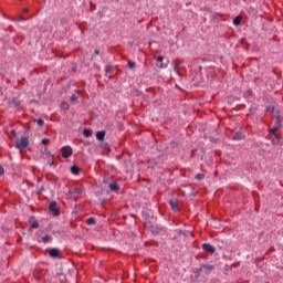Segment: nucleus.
<instances>
[{
	"instance_id": "f704fd0d",
	"label": "nucleus",
	"mask_w": 283,
	"mask_h": 283,
	"mask_svg": "<svg viewBox=\"0 0 283 283\" xmlns=\"http://www.w3.org/2000/svg\"><path fill=\"white\" fill-rule=\"evenodd\" d=\"M160 67H165V65L161 64Z\"/></svg>"
},
{
	"instance_id": "7ed1b4c3",
	"label": "nucleus",
	"mask_w": 283,
	"mask_h": 283,
	"mask_svg": "<svg viewBox=\"0 0 283 283\" xmlns=\"http://www.w3.org/2000/svg\"><path fill=\"white\" fill-rule=\"evenodd\" d=\"M49 210L51 211V213H53V216H60L61 214V209L56 205V201H51L50 202Z\"/></svg>"
},
{
	"instance_id": "6ab92c4d",
	"label": "nucleus",
	"mask_w": 283,
	"mask_h": 283,
	"mask_svg": "<svg viewBox=\"0 0 283 283\" xmlns=\"http://www.w3.org/2000/svg\"><path fill=\"white\" fill-rule=\"evenodd\" d=\"M155 61H158L159 63H163L165 61V57L163 55L154 56Z\"/></svg>"
},
{
	"instance_id": "a878e982",
	"label": "nucleus",
	"mask_w": 283,
	"mask_h": 283,
	"mask_svg": "<svg viewBox=\"0 0 283 283\" xmlns=\"http://www.w3.org/2000/svg\"><path fill=\"white\" fill-rule=\"evenodd\" d=\"M71 101H72L73 103H76V102L78 101V97H77L76 95H72V96H71Z\"/></svg>"
},
{
	"instance_id": "39448f33",
	"label": "nucleus",
	"mask_w": 283,
	"mask_h": 283,
	"mask_svg": "<svg viewBox=\"0 0 283 283\" xmlns=\"http://www.w3.org/2000/svg\"><path fill=\"white\" fill-rule=\"evenodd\" d=\"M61 151H62V158H70V156H72V153H73L72 147L70 146L62 147Z\"/></svg>"
},
{
	"instance_id": "f8f14e48",
	"label": "nucleus",
	"mask_w": 283,
	"mask_h": 283,
	"mask_svg": "<svg viewBox=\"0 0 283 283\" xmlns=\"http://www.w3.org/2000/svg\"><path fill=\"white\" fill-rule=\"evenodd\" d=\"M81 169L78 168V166H72L71 167V172L73 174V176H78Z\"/></svg>"
},
{
	"instance_id": "bb28decb",
	"label": "nucleus",
	"mask_w": 283,
	"mask_h": 283,
	"mask_svg": "<svg viewBox=\"0 0 283 283\" xmlns=\"http://www.w3.org/2000/svg\"><path fill=\"white\" fill-rule=\"evenodd\" d=\"M49 143H50V139H49V138L42 139V145H48Z\"/></svg>"
},
{
	"instance_id": "9b49d317",
	"label": "nucleus",
	"mask_w": 283,
	"mask_h": 283,
	"mask_svg": "<svg viewBox=\"0 0 283 283\" xmlns=\"http://www.w3.org/2000/svg\"><path fill=\"white\" fill-rule=\"evenodd\" d=\"M97 140H105V130H99L96 133Z\"/></svg>"
},
{
	"instance_id": "412c9836",
	"label": "nucleus",
	"mask_w": 283,
	"mask_h": 283,
	"mask_svg": "<svg viewBox=\"0 0 283 283\" xmlns=\"http://www.w3.org/2000/svg\"><path fill=\"white\" fill-rule=\"evenodd\" d=\"M233 140H242V135L240 133L234 134Z\"/></svg>"
},
{
	"instance_id": "473e14b6",
	"label": "nucleus",
	"mask_w": 283,
	"mask_h": 283,
	"mask_svg": "<svg viewBox=\"0 0 283 283\" xmlns=\"http://www.w3.org/2000/svg\"><path fill=\"white\" fill-rule=\"evenodd\" d=\"M50 165V167H52V166H54V161H52L51 164H49Z\"/></svg>"
},
{
	"instance_id": "4be33fe9",
	"label": "nucleus",
	"mask_w": 283,
	"mask_h": 283,
	"mask_svg": "<svg viewBox=\"0 0 283 283\" xmlns=\"http://www.w3.org/2000/svg\"><path fill=\"white\" fill-rule=\"evenodd\" d=\"M127 65H128L129 70H134V67H136V62L128 61Z\"/></svg>"
},
{
	"instance_id": "cd10ccee",
	"label": "nucleus",
	"mask_w": 283,
	"mask_h": 283,
	"mask_svg": "<svg viewBox=\"0 0 283 283\" xmlns=\"http://www.w3.org/2000/svg\"><path fill=\"white\" fill-rule=\"evenodd\" d=\"M98 54H101V51H99L98 49H96V50L94 51L93 57H94V56H98Z\"/></svg>"
},
{
	"instance_id": "c756f323",
	"label": "nucleus",
	"mask_w": 283,
	"mask_h": 283,
	"mask_svg": "<svg viewBox=\"0 0 283 283\" xmlns=\"http://www.w3.org/2000/svg\"><path fill=\"white\" fill-rule=\"evenodd\" d=\"M23 14H28L29 10L28 9H23Z\"/></svg>"
},
{
	"instance_id": "393cba45",
	"label": "nucleus",
	"mask_w": 283,
	"mask_h": 283,
	"mask_svg": "<svg viewBox=\"0 0 283 283\" xmlns=\"http://www.w3.org/2000/svg\"><path fill=\"white\" fill-rule=\"evenodd\" d=\"M196 180H205V175L202 174L196 175Z\"/></svg>"
},
{
	"instance_id": "c85d7f7f",
	"label": "nucleus",
	"mask_w": 283,
	"mask_h": 283,
	"mask_svg": "<svg viewBox=\"0 0 283 283\" xmlns=\"http://www.w3.org/2000/svg\"><path fill=\"white\" fill-rule=\"evenodd\" d=\"M0 176H3V167L0 166Z\"/></svg>"
},
{
	"instance_id": "20e7f679",
	"label": "nucleus",
	"mask_w": 283,
	"mask_h": 283,
	"mask_svg": "<svg viewBox=\"0 0 283 283\" xmlns=\"http://www.w3.org/2000/svg\"><path fill=\"white\" fill-rule=\"evenodd\" d=\"M49 255L50 258H53L54 260L61 259V251L56 248H52L49 250Z\"/></svg>"
},
{
	"instance_id": "1a4fd4ad",
	"label": "nucleus",
	"mask_w": 283,
	"mask_h": 283,
	"mask_svg": "<svg viewBox=\"0 0 283 283\" xmlns=\"http://www.w3.org/2000/svg\"><path fill=\"white\" fill-rule=\"evenodd\" d=\"M169 206L172 209V211H180V208L178 207V199H171L169 201Z\"/></svg>"
},
{
	"instance_id": "ddd939ff",
	"label": "nucleus",
	"mask_w": 283,
	"mask_h": 283,
	"mask_svg": "<svg viewBox=\"0 0 283 283\" xmlns=\"http://www.w3.org/2000/svg\"><path fill=\"white\" fill-rule=\"evenodd\" d=\"M108 187H109L111 191H119L120 190V187H118L116 182L109 184Z\"/></svg>"
},
{
	"instance_id": "b1692460",
	"label": "nucleus",
	"mask_w": 283,
	"mask_h": 283,
	"mask_svg": "<svg viewBox=\"0 0 283 283\" xmlns=\"http://www.w3.org/2000/svg\"><path fill=\"white\" fill-rule=\"evenodd\" d=\"M180 63H176L175 67H174V72H176L178 74V72H180V67H179Z\"/></svg>"
},
{
	"instance_id": "5701e85b",
	"label": "nucleus",
	"mask_w": 283,
	"mask_h": 283,
	"mask_svg": "<svg viewBox=\"0 0 283 283\" xmlns=\"http://www.w3.org/2000/svg\"><path fill=\"white\" fill-rule=\"evenodd\" d=\"M35 123L39 125V127H43L45 122L43 119H36Z\"/></svg>"
},
{
	"instance_id": "4468645a",
	"label": "nucleus",
	"mask_w": 283,
	"mask_h": 283,
	"mask_svg": "<svg viewBox=\"0 0 283 283\" xmlns=\"http://www.w3.org/2000/svg\"><path fill=\"white\" fill-rule=\"evenodd\" d=\"M242 23V15H238L233 20V25H240Z\"/></svg>"
},
{
	"instance_id": "72a5a7b5",
	"label": "nucleus",
	"mask_w": 283,
	"mask_h": 283,
	"mask_svg": "<svg viewBox=\"0 0 283 283\" xmlns=\"http://www.w3.org/2000/svg\"><path fill=\"white\" fill-rule=\"evenodd\" d=\"M60 277H63V280H65V276L63 274H60Z\"/></svg>"
},
{
	"instance_id": "f03ea898",
	"label": "nucleus",
	"mask_w": 283,
	"mask_h": 283,
	"mask_svg": "<svg viewBox=\"0 0 283 283\" xmlns=\"http://www.w3.org/2000/svg\"><path fill=\"white\" fill-rule=\"evenodd\" d=\"M30 145V139L28 137H21L20 139H15V147L17 149H25Z\"/></svg>"
},
{
	"instance_id": "423d86ee",
	"label": "nucleus",
	"mask_w": 283,
	"mask_h": 283,
	"mask_svg": "<svg viewBox=\"0 0 283 283\" xmlns=\"http://www.w3.org/2000/svg\"><path fill=\"white\" fill-rule=\"evenodd\" d=\"M201 249L208 253H216V247L211 245V243H203Z\"/></svg>"
},
{
	"instance_id": "2eb2a0df",
	"label": "nucleus",
	"mask_w": 283,
	"mask_h": 283,
	"mask_svg": "<svg viewBox=\"0 0 283 283\" xmlns=\"http://www.w3.org/2000/svg\"><path fill=\"white\" fill-rule=\"evenodd\" d=\"M51 239H52V237H50V234H45L44 237H42V242L44 244H48V242H50Z\"/></svg>"
},
{
	"instance_id": "dca6fc26",
	"label": "nucleus",
	"mask_w": 283,
	"mask_h": 283,
	"mask_svg": "<svg viewBox=\"0 0 283 283\" xmlns=\"http://www.w3.org/2000/svg\"><path fill=\"white\" fill-rule=\"evenodd\" d=\"M277 129H280V125L277 124V122L275 123V126H273V128L271 129V134H277Z\"/></svg>"
},
{
	"instance_id": "7c9ffc66",
	"label": "nucleus",
	"mask_w": 283,
	"mask_h": 283,
	"mask_svg": "<svg viewBox=\"0 0 283 283\" xmlns=\"http://www.w3.org/2000/svg\"><path fill=\"white\" fill-rule=\"evenodd\" d=\"M18 21H25V18L20 17V18L18 19Z\"/></svg>"
},
{
	"instance_id": "f257e3e1",
	"label": "nucleus",
	"mask_w": 283,
	"mask_h": 283,
	"mask_svg": "<svg viewBox=\"0 0 283 283\" xmlns=\"http://www.w3.org/2000/svg\"><path fill=\"white\" fill-rule=\"evenodd\" d=\"M268 112L274 116L276 125H282V117L280 116V109H277V107L271 105L268 107Z\"/></svg>"
},
{
	"instance_id": "f3484780",
	"label": "nucleus",
	"mask_w": 283,
	"mask_h": 283,
	"mask_svg": "<svg viewBox=\"0 0 283 283\" xmlns=\"http://www.w3.org/2000/svg\"><path fill=\"white\" fill-rule=\"evenodd\" d=\"M86 224H88V226L96 224V219H94V218L86 219Z\"/></svg>"
},
{
	"instance_id": "0eeeda50",
	"label": "nucleus",
	"mask_w": 283,
	"mask_h": 283,
	"mask_svg": "<svg viewBox=\"0 0 283 283\" xmlns=\"http://www.w3.org/2000/svg\"><path fill=\"white\" fill-rule=\"evenodd\" d=\"M201 273H205L206 275H209L213 271V265L211 264H206L200 266Z\"/></svg>"
},
{
	"instance_id": "2f4dec72",
	"label": "nucleus",
	"mask_w": 283,
	"mask_h": 283,
	"mask_svg": "<svg viewBox=\"0 0 283 283\" xmlns=\"http://www.w3.org/2000/svg\"><path fill=\"white\" fill-rule=\"evenodd\" d=\"M11 134H12L13 136H17V132H15V130H12Z\"/></svg>"
},
{
	"instance_id": "aec40b11",
	"label": "nucleus",
	"mask_w": 283,
	"mask_h": 283,
	"mask_svg": "<svg viewBox=\"0 0 283 283\" xmlns=\"http://www.w3.org/2000/svg\"><path fill=\"white\" fill-rule=\"evenodd\" d=\"M84 136H85V138H90V136H92V130L84 129Z\"/></svg>"
},
{
	"instance_id": "6e6552de",
	"label": "nucleus",
	"mask_w": 283,
	"mask_h": 283,
	"mask_svg": "<svg viewBox=\"0 0 283 283\" xmlns=\"http://www.w3.org/2000/svg\"><path fill=\"white\" fill-rule=\"evenodd\" d=\"M69 193L73 196L74 200H78V196L83 193V190L81 188H75L74 190H70Z\"/></svg>"
},
{
	"instance_id": "a211bd4d",
	"label": "nucleus",
	"mask_w": 283,
	"mask_h": 283,
	"mask_svg": "<svg viewBox=\"0 0 283 283\" xmlns=\"http://www.w3.org/2000/svg\"><path fill=\"white\" fill-rule=\"evenodd\" d=\"M61 107L62 109L67 111L70 109V104H67V102H62Z\"/></svg>"
},
{
	"instance_id": "9d476101",
	"label": "nucleus",
	"mask_w": 283,
	"mask_h": 283,
	"mask_svg": "<svg viewBox=\"0 0 283 283\" xmlns=\"http://www.w3.org/2000/svg\"><path fill=\"white\" fill-rule=\"evenodd\" d=\"M29 223L31 224L32 229H39V221H36V219H34V217H31L29 219Z\"/></svg>"
}]
</instances>
